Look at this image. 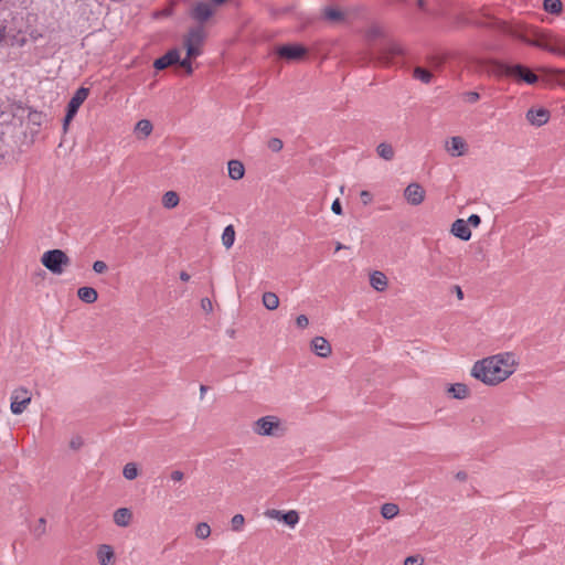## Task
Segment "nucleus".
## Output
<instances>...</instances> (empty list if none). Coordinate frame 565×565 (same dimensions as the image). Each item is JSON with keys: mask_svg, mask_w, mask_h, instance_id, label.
I'll use <instances>...</instances> for the list:
<instances>
[{"mask_svg": "<svg viewBox=\"0 0 565 565\" xmlns=\"http://www.w3.org/2000/svg\"><path fill=\"white\" fill-rule=\"evenodd\" d=\"M513 364L512 353L488 356L475 362L471 376L486 385L494 386L512 375Z\"/></svg>", "mask_w": 565, "mask_h": 565, "instance_id": "1", "label": "nucleus"}, {"mask_svg": "<svg viewBox=\"0 0 565 565\" xmlns=\"http://www.w3.org/2000/svg\"><path fill=\"white\" fill-rule=\"evenodd\" d=\"M491 65L497 75L512 78L516 83L534 85L539 82V76L521 63L511 64L501 60H493Z\"/></svg>", "mask_w": 565, "mask_h": 565, "instance_id": "2", "label": "nucleus"}, {"mask_svg": "<svg viewBox=\"0 0 565 565\" xmlns=\"http://www.w3.org/2000/svg\"><path fill=\"white\" fill-rule=\"evenodd\" d=\"M550 39L551 36L547 33L537 30L533 32L532 38H529L526 35H519V40L525 43L526 45L544 50L555 55L565 56V41L556 39L555 44H551Z\"/></svg>", "mask_w": 565, "mask_h": 565, "instance_id": "3", "label": "nucleus"}, {"mask_svg": "<svg viewBox=\"0 0 565 565\" xmlns=\"http://www.w3.org/2000/svg\"><path fill=\"white\" fill-rule=\"evenodd\" d=\"M41 263L53 275H62L71 259L64 250L54 248L42 254Z\"/></svg>", "mask_w": 565, "mask_h": 565, "instance_id": "4", "label": "nucleus"}, {"mask_svg": "<svg viewBox=\"0 0 565 565\" xmlns=\"http://www.w3.org/2000/svg\"><path fill=\"white\" fill-rule=\"evenodd\" d=\"M254 433L259 436H282L285 433V428L281 426V422L278 417L267 415L258 418L254 423L253 427Z\"/></svg>", "mask_w": 565, "mask_h": 565, "instance_id": "5", "label": "nucleus"}, {"mask_svg": "<svg viewBox=\"0 0 565 565\" xmlns=\"http://www.w3.org/2000/svg\"><path fill=\"white\" fill-rule=\"evenodd\" d=\"M308 47L301 43H286L278 45L275 50L276 55L287 62H298L308 55Z\"/></svg>", "mask_w": 565, "mask_h": 565, "instance_id": "6", "label": "nucleus"}, {"mask_svg": "<svg viewBox=\"0 0 565 565\" xmlns=\"http://www.w3.org/2000/svg\"><path fill=\"white\" fill-rule=\"evenodd\" d=\"M205 34L202 26L190 29L184 40V46L189 57H198L201 54L200 46L203 44Z\"/></svg>", "mask_w": 565, "mask_h": 565, "instance_id": "7", "label": "nucleus"}, {"mask_svg": "<svg viewBox=\"0 0 565 565\" xmlns=\"http://www.w3.org/2000/svg\"><path fill=\"white\" fill-rule=\"evenodd\" d=\"M31 19L36 21V15L34 13H26V15H22L17 12L12 15L10 23L7 25L8 36L10 35H22L28 32V26H30Z\"/></svg>", "mask_w": 565, "mask_h": 565, "instance_id": "8", "label": "nucleus"}, {"mask_svg": "<svg viewBox=\"0 0 565 565\" xmlns=\"http://www.w3.org/2000/svg\"><path fill=\"white\" fill-rule=\"evenodd\" d=\"M404 54L403 47L396 42L384 43L375 53L373 57L375 61L388 65L392 63L395 56Z\"/></svg>", "mask_w": 565, "mask_h": 565, "instance_id": "9", "label": "nucleus"}, {"mask_svg": "<svg viewBox=\"0 0 565 565\" xmlns=\"http://www.w3.org/2000/svg\"><path fill=\"white\" fill-rule=\"evenodd\" d=\"M30 402H31V394L25 387L21 386V387L14 390L12 393V396H11V405H10L12 414H14V415L22 414L24 412V409L26 408V406L30 404Z\"/></svg>", "mask_w": 565, "mask_h": 565, "instance_id": "10", "label": "nucleus"}, {"mask_svg": "<svg viewBox=\"0 0 565 565\" xmlns=\"http://www.w3.org/2000/svg\"><path fill=\"white\" fill-rule=\"evenodd\" d=\"M213 4L204 1L196 2L190 11L191 19L199 22L201 25L207 22L213 17Z\"/></svg>", "mask_w": 565, "mask_h": 565, "instance_id": "11", "label": "nucleus"}, {"mask_svg": "<svg viewBox=\"0 0 565 565\" xmlns=\"http://www.w3.org/2000/svg\"><path fill=\"white\" fill-rule=\"evenodd\" d=\"M266 515L285 523L290 527H295V525L299 522V514L295 510L280 511L271 509L266 511Z\"/></svg>", "mask_w": 565, "mask_h": 565, "instance_id": "12", "label": "nucleus"}, {"mask_svg": "<svg viewBox=\"0 0 565 565\" xmlns=\"http://www.w3.org/2000/svg\"><path fill=\"white\" fill-rule=\"evenodd\" d=\"M404 198L411 205H419L425 199V190L419 183L413 182L404 190Z\"/></svg>", "mask_w": 565, "mask_h": 565, "instance_id": "13", "label": "nucleus"}, {"mask_svg": "<svg viewBox=\"0 0 565 565\" xmlns=\"http://www.w3.org/2000/svg\"><path fill=\"white\" fill-rule=\"evenodd\" d=\"M178 61H180V51L179 49L173 47L153 61V68L156 71H163L169 66L177 64Z\"/></svg>", "mask_w": 565, "mask_h": 565, "instance_id": "14", "label": "nucleus"}, {"mask_svg": "<svg viewBox=\"0 0 565 565\" xmlns=\"http://www.w3.org/2000/svg\"><path fill=\"white\" fill-rule=\"evenodd\" d=\"M551 117L550 110L546 108H531L526 113V119L531 125L541 127L545 125Z\"/></svg>", "mask_w": 565, "mask_h": 565, "instance_id": "15", "label": "nucleus"}, {"mask_svg": "<svg viewBox=\"0 0 565 565\" xmlns=\"http://www.w3.org/2000/svg\"><path fill=\"white\" fill-rule=\"evenodd\" d=\"M88 95H89L88 88L83 87V86L77 88L76 92L71 97V99L68 100V103L66 105V110L77 114L79 107L85 102V99L88 97Z\"/></svg>", "mask_w": 565, "mask_h": 565, "instance_id": "16", "label": "nucleus"}, {"mask_svg": "<svg viewBox=\"0 0 565 565\" xmlns=\"http://www.w3.org/2000/svg\"><path fill=\"white\" fill-rule=\"evenodd\" d=\"M310 347L311 351L320 358H328L332 352L329 341L320 335H317L311 340Z\"/></svg>", "mask_w": 565, "mask_h": 565, "instance_id": "17", "label": "nucleus"}, {"mask_svg": "<svg viewBox=\"0 0 565 565\" xmlns=\"http://www.w3.org/2000/svg\"><path fill=\"white\" fill-rule=\"evenodd\" d=\"M450 232L454 236L465 242L471 238V231L468 227V223L462 218H457L451 224Z\"/></svg>", "mask_w": 565, "mask_h": 565, "instance_id": "18", "label": "nucleus"}, {"mask_svg": "<svg viewBox=\"0 0 565 565\" xmlns=\"http://www.w3.org/2000/svg\"><path fill=\"white\" fill-rule=\"evenodd\" d=\"M322 19L330 23H341L345 21V13L338 7L327 6L322 10Z\"/></svg>", "mask_w": 565, "mask_h": 565, "instance_id": "19", "label": "nucleus"}, {"mask_svg": "<svg viewBox=\"0 0 565 565\" xmlns=\"http://www.w3.org/2000/svg\"><path fill=\"white\" fill-rule=\"evenodd\" d=\"M113 519L117 526L127 527L132 521V512L128 508H119L114 512Z\"/></svg>", "mask_w": 565, "mask_h": 565, "instance_id": "20", "label": "nucleus"}, {"mask_svg": "<svg viewBox=\"0 0 565 565\" xmlns=\"http://www.w3.org/2000/svg\"><path fill=\"white\" fill-rule=\"evenodd\" d=\"M97 558L100 565H113L115 553L110 545L102 544L97 551Z\"/></svg>", "mask_w": 565, "mask_h": 565, "instance_id": "21", "label": "nucleus"}, {"mask_svg": "<svg viewBox=\"0 0 565 565\" xmlns=\"http://www.w3.org/2000/svg\"><path fill=\"white\" fill-rule=\"evenodd\" d=\"M77 297L81 301L90 305L97 301L98 292L93 287L84 286L77 289Z\"/></svg>", "mask_w": 565, "mask_h": 565, "instance_id": "22", "label": "nucleus"}, {"mask_svg": "<svg viewBox=\"0 0 565 565\" xmlns=\"http://www.w3.org/2000/svg\"><path fill=\"white\" fill-rule=\"evenodd\" d=\"M447 392L451 395L452 398L456 399H465L470 395V390L468 385L463 383L450 384L447 388Z\"/></svg>", "mask_w": 565, "mask_h": 565, "instance_id": "23", "label": "nucleus"}, {"mask_svg": "<svg viewBox=\"0 0 565 565\" xmlns=\"http://www.w3.org/2000/svg\"><path fill=\"white\" fill-rule=\"evenodd\" d=\"M228 177L232 180L238 181L243 179L245 174V167L239 160L232 159L227 163Z\"/></svg>", "mask_w": 565, "mask_h": 565, "instance_id": "24", "label": "nucleus"}, {"mask_svg": "<svg viewBox=\"0 0 565 565\" xmlns=\"http://www.w3.org/2000/svg\"><path fill=\"white\" fill-rule=\"evenodd\" d=\"M449 143L450 146L447 148V150L450 152L451 156L459 157L465 153L467 143L463 140V138L459 136L451 137Z\"/></svg>", "mask_w": 565, "mask_h": 565, "instance_id": "25", "label": "nucleus"}, {"mask_svg": "<svg viewBox=\"0 0 565 565\" xmlns=\"http://www.w3.org/2000/svg\"><path fill=\"white\" fill-rule=\"evenodd\" d=\"M370 284L376 291H383L387 288V277L382 271H374L370 276Z\"/></svg>", "mask_w": 565, "mask_h": 565, "instance_id": "26", "label": "nucleus"}, {"mask_svg": "<svg viewBox=\"0 0 565 565\" xmlns=\"http://www.w3.org/2000/svg\"><path fill=\"white\" fill-rule=\"evenodd\" d=\"M376 153L380 158L391 161L394 159L395 151L391 143L388 142H381L376 147Z\"/></svg>", "mask_w": 565, "mask_h": 565, "instance_id": "27", "label": "nucleus"}, {"mask_svg": "<svg viewBox=\"0 0 565 565\" xmlns=\"http://www.w3.org/2000/svg\"><path fill=\"white\" fill-rule=\"evenodd\" d=\"M543 9L553 15H559L563 11V3L561 0H544Z\"/></svg>", "mask_w": 565, "mask_h": 565, "instance_id": "28", "label": "nucleus"}, {"mask_svg": "<svg viewBox=\"0 0 565 565\" xmlns=\"http://www.w3.org/2000/svg\"><path fill=\"white\" fill-rule=\"evenodd\" d=\"M263 305L268 310H275L279 306V298L275 292L266 291L263 294Z\"/></svg>", "mask_w": 565, "mask_h": 565, "instance_id": "29", "label": "nucleus"}, {"mask_svg": "<svg viewBox=\"0 0 565 565\" xmlns=\"http://www.w3.org/2000/svg\"><path fill=\"white\" fill-rule=\"evenodd\" d=\"M180 202L179 194L174 191H167L162 196V205L166 209H174Z\"/></svg>", "mask_w": 565, "mask_h": 565, "instance_id": "30", "label": "nucleus"}, {"mask_svg": "<svg viewBox=\"0 0 565 565\" xmlns=\"http://www.w3.org/2000/svg\"><path fill=\"white\" fill-rule=\"evenodd\" d=\"M399 512V508L397 504L395 503H384L382 507H381V515L386 519V520H392L393 518H395Z\"/></svg>", "mask_w": 565, "mask_h": 565, "instance_id": "31", "label": "nucleus"}, {"mask_svg": "<svg viewBox=\"0 0 565 565\" xmlns=\"http://www.w3.org/2000/svg\"><path fill=\"white\" fill-rule=\"evenodd\" d=\"M235 242V228L232 224L227 225L222 234V243L226 248H231Z\"/></svg>", "mask_w": 565, "mask_h": 565, "instance_id": "32", "label": "nucleus"}, {"mask_svg": "<svg viewBox=\"0 0 565 565\" xmlns=\"http://www.w3.org/2000/svg\"><path fill=\"white\" fill-rule=\"evenodd\" d=\"M122 475L127 480H135L139 475V469L137 463L128 462L125 465L122 469Z\"/></svg>", "mask_w": 565, "mask_h": 565, "instance_id": "33", "label": "nucleus"}, {"mask_svg": "<svg viewBox=\"0 0 565 565\" xmlns=\"http://www.w3.org/2000/svg\"><path fill=\"white\" fill-rule=\"evenodd\" d=\"M413 75L416 79H419L420 82H423L425 84L430 83V81L433 78V74L428 70L420 67V66H417L414 68Z\"/></svg>", "mask_w": 565, "mask_h": 565, "instance_id": "34", "label": "nucleus"}, {"mask_svg": "<svg viewBox=\"0 0 565 565\" xmlns=\"http://www.w3.org/2000/svg\"><path fill=\"white\" fill-rule=\"evenodd\" d=\"M152 129H153V126H152L151 121L148 119H140L136 124V128H135V130L142 134L143 137H148L151 134Z\"/></svg>", "mask_w": 565, "mask_h": 565, "instance_id": "35", "label": "nucleus"}, {"mask_svg": "<svg viewBox=\"0 0 565 565\" xmlns=\"http://www.w3.org/2000/svg\"><path fill=\"white\" fill-rule=\"evenodd\" d=\"M26 109L29 110V114H28L29 121L32 125L40 127L42 125L44 114L42 111L32 109L31 107H26Z\"/></svg>", "mask_w": 565, "mask_h": 565, "instance_id": "36", "label": "nucleus"}, {"mask_svg": "<svg viewBox=\"0 0 565 565\" xmlns=\"http://www.w3.org/2000/svg\"><path fill=\"white\" fill-rule=\"evenodd\" d=\"M211 534V527L207 523L201 522L195 527V536L201 540H205Z\"/></svg>", "mask_w": 565, "mask_h": 565, "instance_id": "37", "label": "nucleus"}, {"mask_svg": "<svg viewBox=\"0 0 565 565\" xmlns=\"http://www.w3.org/2000/svg\"><path fill=\"white\" fill-rule=\"evenodd\" d=\"M192 58L186 54L184 58L180 57V61L177 62V64L184 68L188 76L193 74Z\"/></svg>", "mask_w": 565, "mask_h": 565, "instance_id": "38", "label": "nucleus"}, {"mask_svg": "<svg viewBox=\"0 0 565 565\" xmlns=\"http://www.w3.org/2000/svg\"><path fill=\"white\" fill-rule=\"evenodd\" d=\"M245 523V518L243 514H235L231 520L232 530L235 532H239L243 529Z\"/></svg>", "mask_w": 565, "mask_h": 565, "instance_id": "39", "label": "nucleus"}, {"mask_svg": "<svg viewBox=\"0 0 565 565\" xmlns=\"http://www.w3.org/2000/svg\"><path fill=\"white\" fill-rule=\"evenodd\" d=\"M10 39V43L12 46L17 45L19 47H23L26 45L28 43V38L24 36V34L22 35H10L8 36Z\"/></svg>", "mask_w": 565, "mask_h": 565, "instance_id": "40", "label": "nucleus"}, {"mask_svg": "<svg viewBox=\"0 0 565 565\" xmlns=\"http://www.w3.org/2000/svg\"><path fill=\"white\" fill-rule=\"evenodd\" d=\"M284 147V142L281 139L279 138H270L268 140V148L273 151V152H279Z\"/></svg>", "mask_w": 565, "mask_h": 565, "instance_id": "41", "label": "nucleus"}, {"mask_svg": "<svg viewBox=\"0 0 565 565\" xmlns=\"http://www.w3.org/2000/svg\"><path fill=\"white\" fill-rule=\"evenodd\" d=\"M46 532V520L44 518H40L38 521V525L34 529L35 536L40 537Z\"/></svg>", "mask_w": 565, "mask_h": 565, "instance_id": "42", "label": "nucleus"}, {"mask_svg": "<svg viewBox=\"0 0 565 565\" xmlns=\"http://www.w3.org/2000/svg\"><path fill=\"white\" fill-rule=\"evenodd\" d=\"M463 97L469 104H475L480 99V94L478 92L469 90L463 93Z\"/></svg>", "mask_w": 565, "mask_h": 565, "instance_id": "43", "label": "nucleus"}, {"mask_svg": "<svg viewBox=\"0 0 565 565\" xmlns=\"http://www.w3.org/2000/svg\"><path fill=\"white\" fill-rule=\"evenodd\" d=\"M107 269H108V266L103 260H96L93 263V270L96 274H104L105 271H107Z\"/></svg>", "mask_w": 565, "mask_h": 565, "instance_id": "44", "label": "nucleus"}, {"mask_svg": "<svg viewBox=\"0 0 565 565\" xmlns=\"http://www.w3.org/2000/svg\"><path fill=\"white\" fill-rule=\"evenodd\" d=\"M404 565H423V558L419 555L407 556L404 561Z\"/></svg>", "mask_w": 565, "mask_h": 565, "instance_id": "45", "label": "nucleus"}, {"mask_svg": "<svg viewBox=\"0 0 565 565\" xmlns=\"http://www.w3.org/2000/svg\"><path fill=\"white\" fill-rule=\"evenodd\" d=\"M26 33L32 42H36L43 38V34L38 29H32L31 25L28 26Z\"/></svg>", "mask_w": 565, "mask_h": 565, "instance_id": "46", "label": "nucleus"}, {"mask_svg": "<svg viewBox=\"0 0 565 565\" xmlns=\"http://www.w3.org/2000/svg\"><path fill=\"white\" fill-rule=\"evenodd\" d=\"M551 73L557 77L558 84L565 86V70L553 68Z\"/></svg>", "mask_w": 565, "mask_h": 565, "instance_id": "47", "label": "nucleus"}, {"mask_svg": "<svg viewBox=\"0 0 565 565\" xmlns=\"http://www.w3.org/2000/svg\"><path fill=\"white\" fill-rule=\"evenodd\" d=\"M382 35V30L379 26H372L367 30L366 36L369 40H374Z\"/></svg>", "mask_w": 565, "mask_h": 565, "instance_id": "48", "label": "nucleus"}, {"mask_svg": "<svg viewBox=\"0 0 565 565\" xmlns=\"http://www.w3.org/2000/svg\"><path fill=\"white\" fill-rule=\"evenodd\" d=\"M75 116H76V114L71 113V111L65 109V115H64V118H63V130L64 131L67 130L68 125L71 124V121L74 119Z\"/></svg>", "mask_w": 565, "mask_h": 565, "instance_id": "49", "label": "nucleus"}, {"mask_svg": "<svg viewBox=\"0 0 565 565\" xmlns=\"http://www.w3.org/2000/svg\"><path fill=\"white\" fill-rule=\"evenodd\" d=\"M296 324L299 329H305L308 327L309 324V319L306 315H299L297 318H296Z\"/></svg>", "mask_w": 565, "mask_h": 565, "instance_id": "50", "label": "nucleus"}, {"mask_svg": "<svg viewBox=\"0 0 565 565\" xmlns=\"http://www.w3.org/2000/svg\"><path fill=\"white\" fill-rule=\"evenodd\" d=\"M466 222L468 223V227H478L481 223V217L478 214H471Z\"/></svg>", "mask_w": 565, "mask_h": 565, "instance_id": "51", "label": "nucleus"}, {"mask_svg": "<svg viewBox=\"0 0 565 565\" xmlns=\"http://www.w3.org/2000/svg\"><path fill=\"white\" fill-rule=\"evenodd\" d=\"M361 201L364 205H367L372 202L373 195L370 191L363 190L360 193Z\"/></svg>", "mask_w": 565, "mask_h": 565, "instance_id": "52", "label": "nucleus"}, {"mask_svg": "<svg viewBox=\"0 0 565 565\" xmlns=\"http://www.w3.org/2000/svg\"><path fill=\"white\" fill-rule=\"evenodd\" d=\"M201 308L206 312L210 313L213 311V305L212 301L209 298H202L201 299Z\"/></svg>", "mask_w": 565, "mask_h": 565, "instance_id": "53", "label": "nucleus"}, {"mask_svg": "<svg viewBox=\"0 0 565 565\" xmlns=\"http://www.w3.org/2000/svg\"><path fill=\"white\" fill-rule=\"evenodd\" d=\"M331 210L337 215H342L343 214L342 204H341L339 199H335L332 202Z\"/></svg>", "mask_w": 565, "mask_h": 565, "instance_id": "54", "label": "nucleus"}, {"mask_svg": "<svg viewBox=\"0 0 565 565\" xmlns=\"http://www.w3.org/2000/svg\"><path fill=\"white\" fill-rule=\"evenodd\" d=\"M184 477V473L180 470H174L171 472L170 475V478L173 480V481H181Z\"/></svg>", "mask_w": 565, "mask_h": 565, "instance_id": "55", "label": "nucleus"}, {"mask_svg": "<svg viewBox=\"0 0 565 565\" xmlns=\"http://www.w3.org/2000/svg\"><path fill=\"white\" fill-rule=\"evenodd\" d=\"M82 445H83V440L79 437L72 439L71 444H70L71 448H73L75 450L81 448Z\"/></svg>", "mask_w": 565, "mask_h": 565, "instance_id": "56", "label": "nucleus"}, {"mask_svg": "<svg viewBox=\"0 0 565 565\" xmlns=\"http://www.w3.org/2000/svg\"><path fill=\"white\" fill-rule=\"evenodd\" d=\"M8 36L7 25H0V43Z\"/></svg>", "mask_w": 565, "mask_h": 565, "instance_id": "57", "label": "nucleus"}, {"mask_svg": "<svg viewBox=\"0 0 565 565\" xmlns=\"http://www.w3.org/2000/svg\"><path fill=\"white\" fill-rule=\"evenodd\" d=\"M468 478V475L466 471H458L456 473V479L459 480V481H466Z\"/></svg>", "mask_w": 565, "mask_h": 565, "instance_id": "58", "label": "nucleus"}, {"mask_svg": "<svg viewBox=\"0 0 565 565\" xmlns=\"http://www.w3.org/2000/svg\"><path fill=\"white\" fill-rule=\"evenodd\" d=\"M452 288H454L458 299H460V300L463 299V291H462V289L458 285H455Z\"/></svg>", "mask_w": 565, "mask_h": 565, "instance_id": "59", "label": "nucleus"}, {"mask_svg": "<svg viewBox=\"0 0 565 565\" xmlns=\"http://www.w3.org/2000/svg\"><path fill=\"white\" fill-rule=\"evenodd\" d=\"M190 278H191V276H190L186 271L182 270V271L180 273V279H181L182 281H189V280H190Z\"/></svg>", "mask_w": 565, "mask_h": 565, "instance_id": "60", "label": "nucleus"}, {"mask_svg": "<svg viewBox=\"0 0 565 565\" xmlns=\"http://www.w3.org/2000/svg\"><path fill=\"white\" fill-rule=\"evenodd\" d=\"M348 248H349L348 246L343 245L340 242H337V244H335V252H339L341 249H348Z\"/></svg>", "mask_w": 565, "mask_h": 565, "instance_id": "61", "label": "nucleus"}, {"mask_svg": "<svg viewBox=\"0 0 565 565\" xmlns=\"http://www.w3.org/2000/svg\"><path fill=\"white\" fill-rule=\"evenodd\" d=\"M206 391H207V386L206 385H201L200 386V398L201 399L204 397V394H205Z\"/></svg>", "mask_w": 565, "mask_h": 565, "instance_id": "62", "label": "nucleus"}, {"mask_svg": "<svg viewBox=\"0 0 565 565\" xmlns=\"http://www.w3.org/2000/svg\"><path fill=\"white\" fill-rule=\"evenodd\" d=\"M212 1V4L213 6H222L224 4L227 0H211Z\"/></svg>", "mask_w": 565, "mask_h": 565, "instance_id": "63", "label": "nucleus"}, {"mask_svg": "<svg viewBox=\"0 0 565 565\" xmlns=\"http://www.w3.org/2000/svg\"><path fill=\"white\" fill-rule=\"evenodd\" d=\"M417 6H418V8L424 9L425 8V0H417Z\"/></svg>", "mask_w": 565, "mask_h": 565, "instance_id": "64", "label": "nucleus"}]
</instances>
